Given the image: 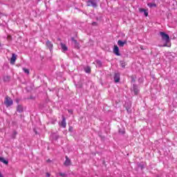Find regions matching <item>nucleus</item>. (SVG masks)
Here are the masks:
<instances>
[{"instance_id":"19","label":"nucleus","mask_w":177,"mask_h":177,"mask_svg":"<svg viewBox=\"0 0 177 177\" xmlns=\"http://www.w3.org/2000/svg\"><path fill=\"white\" fill-rule=\"evenodd\" d=\"M84 71H85V73H87V74L91 73V67L90 66H86L84 68Z\"/></svg>"},{"instance_id":"13","label":"nucleus","mask_w":177,"mask_h":177,"mask_svg":"<svg viewBox=\"0 0 177 177\" xmlns=\"http://www.w3.org/2000/svg\"><path fill=\"white\" fill-rule=\"evenodd\" d=\"M60 45H61L62 49V50H64V52L68 50V48H67V46H66V44L61 43Z\"/></svg>"},{"instance_id":"17","label":"nucleus","mask_w":177,"mask_h":177,"mask_svg":"<svg viewBox=\"0 0 177 177\" xmlns=\"http://www.w3.org/2000/svg\"><path fill=\"white\" fill-rule=\"evenodd\" d=\"M133 91L134 92V95H138L139 93V90L136 88V86H133Z\"/></svg>"},{"instance_id":"14","label":"nucleus","mask_w":177,"mask_h":177,"mask_svg":"<svg viewBox=\"0 0 177 177\" xmlns=\"http://www.w3.org/2000/svg\"><path fill=\"white\" fill-rule=\"evenodd\" d=\"M147 6H149V8H157V4L155 3H149Z\"/></svg>"},{"instance_id":"30","label":"nucleus","mask_w":177,"mask_h":177,"mask_svg":"<svg viewBox=\"0 0 177 177\" xmlns=\"http://www.w3.org/2000/svg\"><path fill=\"white\" fill-rule=\"evenodd\" d=\"M47 175H48V176H50V175L48 173H47Z\"/></svg>"},{"instance_id":"21","label":"nucleus","mask_w":177,"mask_h":177,"mask_svg":"<svg viewBox=\"0 0 177 177\" xmlns=\"http://www.w3.org/2000/svg\"><path fill=\"white\" fill-rule=\"evenodd\" d=\"M120 66L122 67V68H125V63L124 62H121Z\"/></svg>"},{"instance_id":"28","label":"nucleus","mask_w":177,"mask_h":177,"mask_svg":"<svg viewBox=\"0 0 177 177\" xmlns=\"http://www.w3.org/2000/svg\"><path fill=\"white\" fill-rule=\"evenodd\" d=\"M0 177H3V176L2 175V173H1V171H0Z\"/></svg>"},{"instance_id":"16","label":"nucleus","mask_w":177,"mask_h":177,"mask_svg":"<svg viewBox=\"0 0 177 177\" xmlns=\"http://www.w3.org/2000/svg\"><path fill=\"white\" fill-rule=\"evenodd\" d=\"M17 111L19 113H23V106L21 105H18L17 108Z\"/></svg>"},{"instance_id":"8","label":"nucleus","mask_w":177,"mask_h":177,"mask_svg":"<svg viewBox=\"0 0 177 177\" xmlns=\"http://www.w3.org/2000/svg\"><path fill=\"white\" fill-rule=\"evenodd\" d=\"M66 160L64 162V165H65V167H68L70 165H71V160H70V158H68V156H65Z\"/></svg>"},{"instance_id":"6","label":"nucleus","mask_w":177,"mask_h":177,"mask_svg":"<svg viewBox=\"0 0 177 177\" xmlns=\"http://www.w3.org/2000/svg\"><path fill=\"white\" fill-rule=\"evenodd\" d=\"M46 46L47 48H48L50 52L53 50V44H52V41L47 40V41L46 42Z\"/></svg>"},{"instance_id":"12","label":"nucleus","mask_w":177,"mask_h":177,"mask_svg":"<svg viewBox=\"0 0 177 177\" xmlns=\"http://www.w3.org/2000/svg\"><path fill=\"white\" fill-rule=\"evenodd\" d=\"M115 82H120V73H115L114 75Z\"/></svg>"},{"instance_id":"4","label":"nucleus","mask_w":177,"mask_h":177,"mask_svg":"<svg viewBox=\"0 0 177 177\" xmlns=\"http://www.w3.org/2000/svg\"><path fill=\"white\" fill-rule=\"evenodd\" d=\"M113 52L116 56H121V54L120 53V48H118V46L114 45Z\"/></svg>"},{"instance_id":"2","label":"nucleus","mask_w":177,"mask_h":177,"mask_svg":"<svg viewBox=\"0 0 177 177\" xmlns=\"http://www.w3.org/2000/svg\"><path fill=\"white\" fill-rule=\"evenodd\" d=\"M4 104H6V107H10V106L13 104V100H12V98H10V97L7 95L5 97Z\"/></svg>"},{"instance_id":"9","label":"nucleus","mask_w":177,"mask_h":177,"mask_svg":"<svg viewBox=\"0 0 177 177\" xmlns=\"http://www.w3.org/2000/svg\"><path fill=\"white\" fill-rule=\"evenodd\" d=\"M140 13H144L145 16L147 17L149 16V10L144 8L138 9Z\"/></svg>"},{"instance_id":"25","label":"nucleus","mask_w":177,"mask_h":177,"mask_svg":"<svg viewBox=\"0 0 177 177\" xmlns=\"http://www.w3.org/2000/svg\"><path fill=\"white\" fill-rule=\"evenodd\" d=\"M14 135H15V136H16L17 135V132L14 131Z\"/></svg>"},{"instance_id":"5","label":"nucleus","mask_w":177,"mask_h":177,"mask_svg":"<svg viewBox=\"0 0 177 177\" xmlns=\"http://www.w3.org/2000/svg\"><path fill=\"white\" fill-rule=\"evenodd\" d=\"M59 127L62 128H66L67 127V123H66V117L62 115V120L59 123Z\"/></svg>"},{"instance_id":"26","label":"nucleus","mask_w":177,"mask_h":177,"mask_svg":"<svg viewBox=\"0 0 177 177\" xmlns=\"http://www.w3.org/2000/svg\"><path fill=\"white\" fill-rule=\"evenodd\" d=\"M68 113H71V114H73V111L68 110Z\"/></svg>"},{"instance_id":"3","label":"nucleus","mask_w":177,"mask_h":177,"mask_svg":"<svg viewBox=\"0 0 177 177\" xmlns=\"http://www.w3.org/2000/svg\"><path fill=\"white\" fill-rule=\"evenodd\" d=\"M87 6H91L92 8H97V3H96V1L95 0H88L87 1Z\"/></svg>"},{"instance_id":"18","label":"nucleus","mask_w":177,"mask_h":177,"mask_svg":"<svg viewBox=\"0 0 177 177\" xmlns=\"http://www.w3.org/2000/svg\"><path fill=\"white\" fill-rule=\"evenodd\" d=\"M0 161H1V162L6 164V165H8V164H9V161L5 160L3 158H0Z\"/></svg>"},{"instance_id":"20","label":"nucleus","mask_w":177,"mask_h":177,"mask_svg":"<svg viewBox=\"0 0 177 177\" xmlns=\"http://www.w3.org/2000/svg\"><path fill=\"white\" fill-rule=\"evenodd\" d=\"M22 70L25 74H27L28 75L30 74V70L27 69L26 68H23Z\"/></svg>"},{"instance_id":"15","label":"nucleus","mask_w":177,"mask_h":177,"mask_svg":"<svg viewBox=\"0 0 177 177\" xmlns=\"http://www.w3.org/2000/svg\"><path fill=\"white\" fill-rule=\"evenodd\" d=\"M3 81L5 82H9V81H10V76H8V75L4 76Z\"/></svg>"},{"instance_id":"22","label":"nucleus","mask_w":177,"mask_h":177,"mask_svg":"<svg viewBox=\"0 0 177 177\" xmlns=\"http://www.w3.org/2000/svg\"><path fill=\"white\" fill-rule=\"evenodd\" d=\"M92 26H97V23H96V22H93V23H92Z\"/></svg>"},{"instance_id":"1","label":"nucleus","mask_w":177,"mask_h":177,"mask_svg":"<svg viewBox=\"0 0 177 177\" xmlns=\"http://www.w3.org/2000/svg\"><path fill=\"white\" fill-rule=\"evenodd\" d=\"M160 35L162 37V41H165V43L163 45H159L160 48H169L171 46V45L168 44L171 41V39H169V35H167L164 32H160Z\"/></svg>"},{"instance_id":"31","label":"nucleus","mask_w":177,"mask_h":177,"mask_svg":"<svg viewBox=\"0 0 177 177\" xmlns=\"http://www.w3.org/2000/svg\"><path fill=\"white\" fill-rule=\"evenodd\" d=\"M127 111H129V109H127Z\"/></svg>"},{"instance_id":"7","label":"nucleus","mask_w":177,"mask_h":177,"mask_svg":"<svg viewBox=\"0 0 177 177\" xmlns=\"http://www.w3.org/2000/svg\"><path fill=\"white\" fill-rule=\"evenodd\" d=\"M71 41L74 43L75 49H80V43L74 37H71Z\"/></svg>"},{"instance_id":"27","label":"nucleus","mask_w":177,"mask_h":177,"mask_svg":"<svg viewBox=\"0 0 177 177\" xmlns=\"http://www.w3.org/2000/svg\"><path fill=\"white\" fill-rule=\"evenodd\" d=\"M51 162L50 159L47 160V162Z\"/></svg>"},{"instance_id":"11","label":"nucleus","mask_w":177,"mask_h":177,"mask_svg":"<svg viewBox=\"0 0 177 177\" xmlns=\"http://www.w3.org/2000/svg\"><path fill=\"white\" fill-rule=\"evenodd\" d=\"M127 44V40L122 41L121 40H118V46H120V48H124V45Z\"/></svg>"},{"instance_id":"24","label":"nucleus","mask_w":177,"mask_h":177,"mask_svg":"<svg viewBox=\"0 0 177 177\" xmlns=\"http://www.w3.org/2000/svg\"><path fill=\"white\" fill-rule=\"evenodd\" d=\"M8 39H12V36H8Z\"/></svg>"},{"instance_id":"29","label":"nucleus","mask_w":177,"mask_h":177,"mask_svg":"<svg viewBox=\"0 0 177 177\" xmlns=\"http://www.w3.org/2000/svg\"><path fill=\"white\" fill-rule=\"evenodd\" d=\"M132 81H133V82H135V80L134 79H132Z\"/></svg>"},{"instance_id":"10","label":"nucleus","mask_w":177,"mask_h":177,"mask_svg":"<svg viewBox=\"0 0 177 177\" xmlns=\"http://www.w3.org/2000/svg\"><path fill=\"white\" fill-rule=\"evenodd\" d=\"M16 59H17V55H16V54H12V57L10 59L11 64H15V63L16 62Z\"/></svg>"},{"instance_id":"23","label":"nucleus","mask_w":177,"mask_h":177,"mask_svg":"<svg viewBox=\"0 0 177 177\" xmlns=\"http://www.w3.org/2000/svg\"><path fill=\"white\" fill-rule=\"evenodd\" d=\"M59 175H60V176H64V174H63V173H59Z\"/></svg>"}]
</instances>
